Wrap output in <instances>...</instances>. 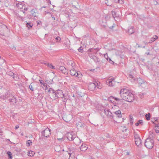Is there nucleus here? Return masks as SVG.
Returning <instances> with one entry per match:
<instances>
[{
    "label": "nucleus",
    "instance_id": "obj_44",
    "mask_svg": "<svg viewBox=\"0 0 159 159\" xmlns=\"http://www.w3.org/2000/svg\"><path fill=\"white\" fill-rule=\"evenodd\" d=\"M114 99L116 101H118L117 103H118L119 101L121 102L122 99H120L119 98L117 97H114Z\"/></svg>",
    "mask_w": 159,
    "mask_h": 159
},
{
    "label": "nucleus",
    "instance_id": "obj_29",
    "mask_svg": "<svg viewBox=\"0 0 159 159\" xmlns=\"http://www.w3.org/2000/svg\"><path fill=\"white\" fill-rule=\"evenodd\" d=\"M39 81L40 82V83L42 85H43L45 87H46V89H47V87L46 83H44V81L42 80H39Z\"/></svg>",
    "mask_w": 159,
    "mask_h": 159
},
{
    "label": "nucleus",
    "instance_id": "obj_49",
    "mask_svg": "<svg viewBox=\"0 0 159 159\" xmlns=\"http://www.w3.org/2000/svg\"><path fill=\"white\" fill-rule=\"evenodd\" d=\"M96 87H97L99 89H101L102 88L101 85L100 84V83H98V84H96Z\"/></svg>",
    "mask_w": 159,
    "mask_h": 159
},
{
    "label": "nucleus",
    "instance_id": "obj_48",
    "mask_svg": "<svg viewBox=\"0 0 159 159\" xmlns=\"http://www.w3.org/2000/svg\"><path fill=\"white\" fill-rule=\"evenodd\" d=\"M19 18L18 19V20H22V21H24L25 20V17H23L21 16H19Z\"/></svg>",
    "mask_w": 159,
    "mask_h": 159
},
{
    "label": "nucleus",
    "instance_id": "obj_50",
    "mask_svg": "<svg viewBox=\"0 0 159 159\" xmlns=\"http://www.w3.org/2000/svg\"><path fill=\"white\" fill-rule=\"evenodd\" d=\"M114 117H115V116L112 113V114H110L109 115V116H108V117L110 118H111V119H113V118Z\"/></svg>",
    "mask_w": 159,
    "mask_h": 159
},
{
    "label": "nucleus",
    "instance_id": "obj_4",
    "mask_svg": "<svg viewBox=\"0 0 159 159\" xmlns=\"http://www.w3.org/2000/svg\"><path fill=\"white\" fill-rule=\"evenodd\" d=\"M53 95H55L54 98L55 99L62 98L64 96V94L63 93L62 90L59 89L55 90Z\"/></svg>",
    "mask_w": 159,
    "mask_h": 159
},
{
    "label": "nucleus",
    "instance_id": "obj_63",
    "mask_svg": "<svg viewBox=\"0 0 159 159\" xmlns=\"http://www.w3.org/2000/svg\"><path fill=\"white\" fill-rule=\"evenodd\" d=\"M106 136L107 138H110V136L108 134H107Z\"/></svg>",
    "mask_w": 159,
    "mask_h": 159
},
{
    "label": "nucleus",
    "instance_id": "obj_25",
    "mask_svg": "<svg viewBox=\"0 0 159 159\" xmlns=\"http://www.w3.org/2000/svg\"><path fill=\"white\" fill-rule=\"evenodd\" d=\"M92 57L93 59L94 60L95 62L97 63L100 61L99 58L98 57L94 56H93Z\"/></svg>",
    "mask_w": 159,
    "mask_h": 159
},
{
    "label": "nucleus",
    "instance_id": "obj_19",
    "mask_svg": "<svg viewBox=\"0 0 159 159\" xmlns=\"http://www.w3.org/2000/svg\"><path fill=\"white\" fill-rule=\"evenodd\" d=\"M114 114L116 116V117L119 118H121L122 117L121 112L120 110H118L115 111Z\"/></svg>",
    "mask_w": 159,
    "mask_h": 159
},
{
    "label": "nucleus",
    "instance_id": "obj_11",
    "mask_svg": "<svg viewBox=\"0 0 159 159\" xmlns=\"http://www.w3.org/2000/svg\"><path fill=\"white\" fill-rule=\"evenodd\" d=\"M55 151L57 152L61 153L64 151L63 149H62L60 146L59 145H56L55 148Z\"/></svg>",
    "mask_w": 159,
    "mask_h": 159
},
{
    "label": "nucleus",
    "instance_id": "obj_43",
    "mask_svg": "<svg viewBox=\"0 0 159 159\" xmlns=\"http://www.w3.org/2000/svg\"><path fill=\"white\" fill-rule=\"evenodd\" d=\"M104 57L105 58V59L107 60V61H108V60L110 58L109 57L107 53H106L104 54Z\"/></svg>",
    "mask_w": 159,
    "mask_h": 159
},
{
    "label": "nucleus",
    "instance_id": "obj_17",
    "mask_svg": "<svg viewBox=\"0 0 159 159\" xmlns=\"http://www.w3.org/2000/svg\"><path fill=\"white\" fill-rule=\"evenodd\" d=\"M80 148L81 151L84 152L88 148L87 146L85 144H83L80 147Z\"/></svg>",
    "mask_w": 159,
    "mask_h": 159
},
{
    "label": "nucleus",
    "instance_id": "obj_8",
    "mask_svg": "<svg viewBox=\"0 0 159 159\" xmlns=\"http://www.w3.org/2000/svg\"><path fill=\"white\" fill-rule=\"evenodd\" d=\"M96 84H98V82L95 81H94L93 82L89 83L88 85L89 90L91 91L94 90L96 88Z\"/></svg>",
    "mask_w": 159,
    "mask_h": 159
},
{
    "label": "nucleus",
    "instance_id": "obj_35",
    "mask_svg": "<svg viewBox=\"0 0 159 159\" xmlns=\"http://www.w3.org/2000/svg\"><path fill=\"white\" fill-rule=\"evenodd\" d=\"M26 27L28 28L29 29H30V28H31L33 26V25L32 23H28L27 22L26 23Z\"/></svg>",
    "mask_w": 159,
    "mask_h": 159
},
{
    "label": "nucleus",
    "instance_id": "obj_52",
    "mask_svg": "<svg viewBox=\"0 0 159 159\" xmlns=\"http://www.w3.org/2000/svg\"><path fill=\"white\" fill-rule=\"evenodd\" d=\"M108 62L111 64H113L114 63V62L112 61L111 58H109L108 61Z\"/></svg>",
    "mask_w": 159,
    "mask_h": 159
},
{
    "label": "nucleus",
    "instance_id": "obj_53",
    "mask_svg": "<svg viewBox=\"0 0 159 159\" xmlns=\"http://www.w3.org/2000/svg\"><path fill=\"white\" fill-rule=\"evenodd\" d=\"M128 135V134H126L125 135H123L121 136V138L123 139H125L127 138V136Z\"/></svg>",
    "mask_w": 159,
    "mask_h": 159
},
{
    "label": "nucleus",
    "instance_id": "obj_30",
    "mask_svg": "<svg viewBox=\"0 0 159 159\" xmlns=\"http://www.w3.org/2000/svg\"><path fill=\"white\" fill-rule=\"evenodd\" d=\"M145 116L146 118V119L147 120H149L150 118L151 117V114L150 113H148V114H146Z\"/></svg>",
    "mask_w": 159,
    "mask_h": 159
},
{
    "label": "nucleus",
    "instance_id": "obj_59",
    "mask_svg": "<svg viewBox=\"0 0 159 159\" xmlns=\"http://www.w3.org/2000/svg\"><path fill=\"white\" fill-rule=\"evenodd\" d=\"M18 128H19V126L18 125H16L15 127V129H18Z\"/></svg>",
    "mask_w": 159,
    "mask_h": 159
},
{
    "label": "nucleus",
    "instance_id": "obj_39",
    "mask_svg": "<svg viewBox=\"0 0 159 159\" xmlns=\"http://www.w3.org/2000/svg\"><path fill=\"white\" fill-rule=\"evenodd\" d=\"M47 66L49 67L50 68L52 69H55V67L54 66L52 65V64L51 63H48L47 64Z\"/></svg>",
    "mask_w": 159,
    "mask_h": 159
},
{
    "label": "nucleus",
    "instance_id": "obj_32",
    "mask_svg": "<svg viewBox=\"0 0 159 159\" xmlns=\"http://www.w3.org/2000/svg\"><path fill=\"white\" fill-rule=\"evenodd\" d=\"M35 153L33 151H30L28 152V155L29 156L33 157L35 154Z\"/></svg>",
    "mask_w": 159,
    "mask_h": 159
},
{
    "label": "nucleus",
    "instance_id": "obj_56",
    "mask_svg": "<svg viewBox=\"0 0 159 159\" xmlns=\"http://www.w3.org/2000/svg\"><path fill=\"white\" fill-rule=\"evenodd\" d=\"M16 16L17 17V19H18V18H19V16H20L17 13L16 14Z\"/></svg>",
    "mask_w": 159,
    "mask_h": 159
},
{
    "label": "nucleus",
    "instance_id": "obj_6",
    "mask_svg": "<svg viewBox=\"0 0 159 159\" xmlns=\"http://www.w3.org/2000/svg\"><path fill=\"white\" fill-rule=\"evenodd\" d=\"M70 74L72 76H74L78 78H81L82 74L80 71L77 72L75 70L71 69L70 71Z\"/></svg>",
    "mask_w": 159,
    "mask_h": 159
},
{
    "label": "nucleus",
    "instance_id": "obj_9",
    "mask_svg": "<svg viewBox=\"0 0 159 159\" xmlns=\"http://www.w3.org/2000/svg\"><path fill=\"white\" fill-rule=\"evenodd\" d=\"M128 98L127 99H125V100L129 102H132L134 99V95L130 92L129 94H128L126 98Z\"/></svg>",
    "mask_w": 159,
    "mask_h": 159
},
{
    "label": "nucleus",
    "instance_id": "obj_3",
    "mask_svg": "<svg viewBox=\"0 0 159 159\" xmlns=\"http://www.w3.org/2000/svg\"><path fill=\"white\" fill-rule=\"evenodd\" d=\"M13 94H14V93L11 91L10 90H7L4 94L1 95L0 96V98L3 100H4L7 98L9 99L13 96Z\"/></svg>",
    "mask_w": 159,
    "mask_h": 159
},
{
    "label": "nucleus",
    "instance_id": "obj_14",
    "mask_svg": "<svg viewBox=\"0 0 159 159\" xmlns=\"http://www.w3.org/2000/svg\"><path fill=\"white\" fill-rule=\"evenodd\" d=\"M31 13L32 16L34 17H37L38 15V12L36 9L32 10L31 11Z\"/></svg>",
    "mask_w": 159,
    "mask_h": 159
},
{
    "label": "nucleus",
    "instance_id": "obj_60",
    "mask_svg": "<svg viewBox=\"0 0 159 159\" xmlns=\"http://www.w3.org/2000/svg\"><path fill=\"white\" fill-rule=\"evenodd\" d=\"M71 66H73L74 65V64L73 63V62L72 61H71Z\"/></svg>",
    "mask_w": 159,
    "mask_h": 159
},
{
    "label": "nucleus",
    "instance_id": "obj_46",
    "mask_svg": "<svg viewBox=\"0 0 159 159\" xmlns=\"http://www.w3.org/2000/svg\"><path fill=\"white\" fill-rule=\"evenodd\" d=\"M78 51L80 52H84V51H83V48H82V47L81 46L80 48H79V49H78Z\"/></svg>",
    "mask_w": 159,
    "mask_h": 159
},
{
    "label": "nucleus",
    "instance_id": "obj_21",
    "mask_svg": "<svg viewBox=\"0 0 159 159\" xmlns=\"http://www.w3.org/2000/svg\"><path fill=\"white\" fill-rule=\"evenodd\" d=\"M77 126L78 128H84L85 125L83 123H82L80 122H78L77 123H76Z\"/></svg>",
    "mask_w": 159,
    "mask_h": 159
},
{
    "label": "nucleus",
    "instance_id": "obj_15",
    "mask_svg": "<svg viewBox=\"0 0 159 159\" xmlns=\"http://www.w3.org/2000/svg\"><path fill=\"white\" fill-rule=\"evenodd\" d=\"M135 142L136 145L139 148L141 147L142 145L141 139H139L135 140Z\"/></svg>",
    "mask_w": 159,
    "mask_h": 159
},
{
    "label": "nucleus",
    "instance_id": "obj_12",
    "mask_svg": "<svg viewBox=\"0 0 159 159\" xmlns=\"http://www.w3.org/2000/svg\"><path fill=\"white\" fill-rule=\"evenodd\" d=\"M8 101L10 102H12L13 104L16 103V99L14 94H13V96L11 97H10L8 99Z\"/></svg>",
    "mask_w": 159,
    "mask_h": 159
},
{
    "label": "nucleus",
    "instance_id": "obj_47",
    "mask_svg": "<svg viewBox=\"0 0 159 159\" xmlns=\"http://www.w3.org/2000/svg\"><path fill=\"white\" fill-rule=\"evenodd\" d=\"M129 78H131L133 79V80H136V79H135V78L134 77V76L132 75H131V74H129Z\"/></svg>",
    "mask_w": 159,
    "mask_h": 159
},
{
    "label": "nucleus",
    "instance_id": "obj_45",
    "mask_svg": "<svg viewBox=\"0 0 159 159\" xmlns=\"http://www.w3.org/2000/svg\"><path fill=\"white\" fill-rule=\"evenodd\" d=\"M136 79L137 80V79ZM137 80L138 82L139 83V84H142V79L140 78H137Z\"/></svg>",
    "mask_w": 159,
    "mask_h": 159
},
{
    "label": "nucleus",
    "instance_id": "obj_62",
    "mask_svg": "<svg viewBox=\"0 0 159 159\" xmlns=\"http://www.w3.org/2000/svg\"><path fill=\"white\" fill-rule=\"evenodd\" d=\"M119 0H114V2L116 3H118L119 2Z\"/></svg>",
    "mask_w": 159,
    "mask_h": 159
},
{
    "label": "nucleus",
    "instance_id": "obj_61",
    "mask_svg": "<svg viewBox=\"0 0 159 159\" xmlns=\"http://www.w3.org/2000/svg\"><path fill=\"white\" fill-rule=\"evenodd\" d=\"M12 49L13 50H16V47H15L13 46L12 48Z\"/></svg>",
    "mask_w": 159,
    "mask_h": 159
},
{
    "label": "nucleus",
    "instance_id": "obj_7",
    "mask_svg": "<svg viewBox=\"0 0 159 159\" xmlns=\"http://www.w3.org/2000/svg\"><path fill=\"white\" fill-rule=\"evenodd\" d=\"M66 139H67L68 140L72 141L73 140L75 139H77L79 140H80V139H78V138H76V136L73 133H68L67 134H66Z\"/></svg>",
    "mask_w": 159,
    "mask_h": 159
},
{
    "label": "nucleus",
    "instance_id": "obj_31",
    "mask_svg": "<svg viewBox=\"0 0 159 159\" xmlns=\"http://www.w3.org/2000/svg\"><path fill=\"white\" fill-rule=\"evenodd\" d=\"M26 146L28 147L32 144V142L31 140H28L26 141Z\"/></svg>",
    "mask_w": 159,
    "mask_h": 159
},
{
    "label": "nucleus",
    "instance_id": "obj_24",
    "mask_svg": "<svg viewBox=\"0 0 159 159\" xmlns=\"http://www.w3.org/2000/svg\"><path fill=\"white\" fill-rule=\"evenodd\" d=\"M104 113L108 117L109 116V113H110L111 114H112V113L110 111L109 109H105L104 110Z\"/></svg>",
    "mask_w": 159,
    "mask_h": 159
},
{
    "label": "nucleus",
    "instance_id": "obj_41",
    "mask_svg": "<svg viewBox=\"0 0 159 159\" xmlns=\"http://www.w3.org/2000/svg\"><path fill=\"white\" fill-rule=\"evenodd\" d=\"M51 91H52V94L53 95V94L55 92V90H54L52 88H50L49 89L48 91V93H51Z\"/></svg>",
    "mask_w": 159,
    "mask_h": 159
},
{
    "label": "nucleus",
    "instance_id": "obj_1",
    "mask_svg": "<svg viewBox=\"0 0 159 159\" xmlns=\"http://www.w3.org/2000/svg\"><path fill=\"white\" fill-rule=\"evenodd\" d=\"M154 140L150 138L147 139L144 143V146L147 148L151 149L154 146Z\"/></svg>",
    "mask_w": 159,
    "mask_h": 159
},
{
    "label": "nucleus",
    "instance_id": "obj_57",
    "mask_svg": "<svg viewBox=\"0 0 159 159\" xmlns=\"http://www.w3.org/2000/svg\"><path fill=\"white\" fill-rule=\"evenodd\" d=\"M11 73L12 74V75H11V76L13 77V78H14V79H15V75H14V73L12 72Z\"/></svg>",
    "mask_w": 159,
    "mask_h": 159
},
{
    "label": "nucleus",
    "instance_id": "obj_2",
    "mask_svg": "<svg viewBox=\"0 0 159 159\" xmlns=\"http://www.w3.org/2000/svg\"><path fill=\"white\" fill-rule=\"evenodd\" d=\"M130 91L127 89H122L120 90V94L122 99L125 100V99H127L126 98L128 94H129Z\"/></svg>",
    "mask_w": 159,
    "mask_h": 159
},
{
    "label": "nucleus",
    "instance_id": "obj_36",
    "mask_svg": "<svg viewBox=\"0 0 159 159\" xmlns=\"http://www.w3.org/2000/svg\"><path fill=\"white\" fill-rule=\"evenodd\" d=\"M7 154L8 156V159H12V156L11 152L8 151L7 152Z\"/></svg>",
    "mask_w": 159,
    "mask_h": 159
},
{
    "label": "nucleus",
    "instance_id": "obj_40",
    "mask_svg": "<svg viewBox=\"0 0 159 159\" xmlns=\"http://www.w3.org/2000/svg\"><path fill=\"white\" fill-rule=\"evenodd\" d=\"M16 6L20 8L21 9L23 8V6L21 4H20V3H17L16 4Z\"/></svg>",
    "mask_w": 159,
    "mask_h": 159
},
{
    "label": "nucleus",
    "instance_id": "obj_42",
    "mask_svg": "<svg viewBox=\"0 0 159 159\" xmlns=\"http://www.w3.org/2000/svg\"><path fill=\"white\" fill-rule=\"evenodd\" d=\"M55 39L57 42H61V38L59 36L56 37Z\"/></svg>",
    "mask_w": 159,
    "mask_h": 159
},
{
    "label": "nucleus",
    "instance_id": "obj_13",
    "mask_svg": "<svg viewBox=\"0 0 159 159\" xmlns=\"http://www.w3.org/2000/svg\"><path fill=\"white\" fill-rule=\"evenodd\" d=\"M69 150V152L68 154L69 155H72L74 156L75 155V149L72 148H68Z\"/></svg>",
    "mask_w": 159,
    "mask_h": 159
},
{
    "label": "nucleus",
    "instance_id": "obj_38",
    "mask_svg": "<svg viewBox=\"0 0 159 159\" xmlns=\"http://www.w3.org/2000/svg\"><path fill=\"white\" fill-rule=\"evenodd\" d=\"M111 13L112 16L114 18L117 17V16L116 15V13L115 11H112Z\"/></svg>",
    "mask_w": 159,
    "mask_h": 159
},
{
    "label": "nucleus",
    "instance_id": "obj_55",
    "mask_svg": "<svg viewBox=\"0 0 159 159\" xmlns=\"http://www.w3.org/2000/svg\"><path fill=\"white\" fill-rule=\"evenodd\" d=\"M75 157V156L69 155V157L68 159H74Z\"/></svg>",
    "mask_w": 159,
    "mask_h": 159
},
{
    "label": "nucleus",
    "instance_id": "obj_20",
    "mask_svg": "<svg viewBox=\"0 0 159 159\" xmlns=\"http://www.w3.org/2000/svg\"><path fill=\"white\" fill-rule=\"evenodd\" d=\"M134 31L135 30L134 29L133 27L131 26L129 27L128 30V32L129 34H131L134 33Z\"/></svg>",
    "mask_w": 159,
    "mask_h": 159
},
{
    "label": "nucleus",
    "instance_id": "obj_22",
    "mask_svg": "<svg viewBox=\"0 0 159 159\" xmlns=\"http://www.w3.org/2000/svg\"><path fill=\"white\" fill-rule=\"evenodd\" d=\"M113 98L114 97L113 96H111L108 98V100L111 103H113L114 104H118L119 103H116V102L114 100V99Z\"/></svg>",
    "mask_w": 159,
    "mask_h": 159
},
{
    "label": "nucleus",
    "instance_id": "obj_34",
    "mask_svg": "<svg viewBox=\"0 0 159 159\" xmlns=\"http://www.w3.org/2000/svg\"><path fill=\"white\" fill-rule=\"evenodd\" d=\"M152 123L153 124V122L152 121L154 122V123H159L158 121V118L157 117H155L154 118L153 120H152Z\"/></svg>",
    "mask_w": 159,
    "mask_h": 159
},
{
    "label": "nucleus",
    "instance_id": "obj_51",
    "mask_svg": "<svg viewBox=\"0 0 159 159\" xmlns=\"http://www.w3.org/2000/svg\"><path fill=\"white\" fill-rule=\"evenodd\" d=\"M7 28V26L5 25H0V30L1 28L2 29V28ZM0 31H1L0 30Z\"/></svg>",
    "mask_w": 159,
    "mask_h": 159
},
{
    "label": "nucleus",
    "instance_id": "obj_5",
    "mask_svg": "<svg viewBox=\"0 0 159 159\" xmlns=\"http://www.w3.org/2000/svg\"><path fill=\"white\" fill-rule=\"evenodd\" d=\"M51 130L48 128H47L41 133V135L43 137L48 138L49 137L51 134Z\"/></svg>",
    "mask_w": 159,
    "mask_h": 159
},
{
    "label": "nucleus",
    "instance_id": "obj_58",
    "mask_svg": "<svg viewBox=\"0 0 159 159\" xmlns=\"http://www.w3.org/2000/svg\"><path fill=\"white\" fill-rule=\"evenodd\" d=\"M107 2H105V3L108 6H111V5L110 4H108V1L107 0Z\"/></svg>",
    "mask_w": 159,
    "mask_h": 159
},
{
    "label": "nucleus",
    "instance_id": "obj_18",
    "mask_svg": "<svg viewBox=\"0 0 159 159\" xmlns=\"http://www.w3.org/2000/svg\"><path fill=\"white\" fill-rule=\"evenodd\" d=\"M153 122V124H154L156 128L155 131L157 133H159V123H154Z\"/></svg>",
    "mask_w": 159,
    "mask_h": 159
},
{
    "label": "nucleus",
    "instance_id": "obj_23",
    "mask_svg": "<svg viewBox=\"0 0 159 159\" xmlns=\"http://www.w3.org/2000/svg\"><path fill=\"white\" fill-rule=\"evenodd\" d=\"M157 38L158 37L157 35H155L151 39L150 41L149 42V43H152V42L156 40Z\"/></svg>",
    "mask_w": 159,
    "mask_h": 159
},
{
    "label": "nucleus",
    "instance_id": "obj_37",
    "mask_svg": "<svg viewBox=\"0 0 159 159\" xmlns=\"http://www.w3.org/2000/svg\"><path fill=\"white\" fill-rule=\"evenodd\" d=\"M68 116V117H70V115H69ZM63 120L64 121H65L66 122H68L70 120V118L69 119H66V116H64V117H63Z\"/></svg>",
    "mask_w": 159,
    "mask_h": 159
},
{
    "label": "nucleus",
    "instance_id": "obj_26",
    "mask_svg": "<svg viewBox=\"0 0 159 159\" xmlns=\"http://www.w3.org/2000/svg\"><path fill=\"white\" fill-rule=\"evenodd\" d=\"M57 139L60 142H66V138L65 137H62L61 138H57Z\"/></svg>",
    "mask_w": 159,
    "mask_h": 159
},
{
    "label": "nucleus",
    "instance_id": "obj_28",
    "mask_svg": "<svg viewBox=\"0 0 159 159\" xmlns=\"http://www.w3.org/2000/svg\"><path fill=\"white\" fill-rule=\"evenodd\" d=\"M134 137L135 140H136L137 139H140L139 134H137L135 132H134Z\"/></svg>",
    "mask_w": 159,
    "mask_h": 159
},
{
    "label": "nucleus",
    "instance_id": "obj_54",
    "mask_svg": "<svg viewBox=\"0 0 159 159\" xmlns=\"http://www.w3.org/2000/svg\"><path fill=\"white\" fill-rule=\"evenodd\" d=\"M124 3V0H119L118 3L122 4Z\"/></svg>",
    "mask_w": 159,
    "mask_h": 159
},
{
    "label": "nucleus",
    "instance_id": "obj_10",
    "mask_svg": "<svg viewBox=\"0 0 159 159\" xmlns=\"http://www.w3.org/2000/svg\"><path fill=\"white\" fill-rule=\"evenodd\" d=\"M108 85L110 86H113L116 84V82L114 78H111L108 80Z\"/></svg>",
    "mask_w": 159,
    "mask_h": 159
},
{
    "label": "nucleus",
    "instance_id": "obj_16",
    "mask_svg": "<svg viewBox=\"0 0 159 159\" xmlns=\"http://www.w3.org/2000/svg\"><path fill=\"white\" fill-rule=\"evenodd\" d=\"M59 70L63 74H66L67 73V70L63 66H61L59 67Z\"/></svg>",
    "mask_w": 159,
    "mask_h": 159
},
{
    "label": "nucleus",
    "instance_id": "obj_33",
    "mask_svg": "<svg viewBox=\"0 0 159 159\" xmlns=\"http://www.w3.org/2000/svg\"><path fill=\"white\" fill-rule=\"evenodd\" d=\"M34 85V83H31L29 86V88L32 91H34V89L33 87Z\"/></svg>",
    "mask_w": 159,
    "mask_h": 159
},
{
    "label": "nucleus",
    "instance_id": "obj_64",
    "mask_svg": "<svg viewBox=\"0 0 159 159\" xmlns=\"http://www.w3.org/2000/svg\"><path fill=\"white\" fill-rule=\"evenodd\" d=\"M51 16L52 17V19L53 20H55V17L53 16H52V15H51Z\"/></svg>",
    "mask_w": 159,
    "mask_h": 159
},
{
    "label": "nucleus",
    "instance_id": "obj_27",
    "mask_svg": "<svg viewBox=\"0 0 159 159\" xmlns=\"http://www.w3.org/2000/svg\"><path fill=\"white\" fill-rule=\"evenodd\" d=\"M143 120H139L137 122L135 123V125L136 126H138L139 124L143 125Z\"/></svg>",
    "mask_w": 159,
    "mask_h": 159
}]
</instances>
